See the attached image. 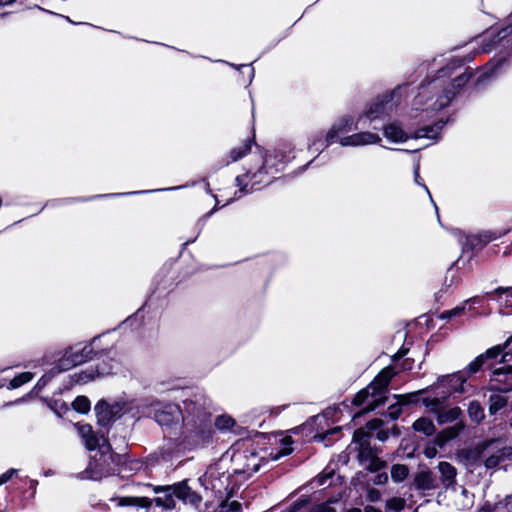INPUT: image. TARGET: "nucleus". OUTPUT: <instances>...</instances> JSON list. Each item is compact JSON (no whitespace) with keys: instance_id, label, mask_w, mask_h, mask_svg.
I'll use <instances>...</instances> for the list:
<instances>
[{"instance_id":"f257e3e1","label":"nucleus","mask_w":512,"mask_h":512,"mask_svg":"<svg viewBox=\"0 0 512 512\" xmlns=\"http://www.w3.org/2000/svg\"><path fill=\"white\" fill-rule=\"evenodd\" d=\"M184 448L193 450L213 440L212 402L203 391H191L182 401Z\"/></svg>"},{"instance_id":"f03ea898","label":"nucleus","mask_w":512,"mask_h":512,"mask_svg":"<svg viewBox=\"0 0 512 512\" xmlns=\"http://www.w3.org/2000/svg\"><path fill=\"white\" fill-rule=\"evenodd\" d=\"M408 84L399 85L395 89L390 92H386L383 95L376 98V100L371 103L368 110L364 113V115L360 116L354 125L353 118L351 116H345L341 118L338 122L332 125L325 136V141L320 144L318 147L319 140H314L312 146L315 147V150L326 148L331 143L335 142L340 133H347L352 130H357L360 128H365L368 126H372L373 129H379V126L374 124L379 119H384L385 117H389L392 112L398 107L401 103L403 96L407 95Z\"/></svg>"},{"instance_id":"7ed1b4c3","label":"nucleus","mask_w":512,"mask_h":512,"mask_svg":"<svg viewBox=\"0 0 512 512\" xmlns=\"http://www.w3.org/2000/svg\"><path fill=\"white\" fill-rule=\"evenodd\" d=\"M462 65L461 60H454L446 67L440 69L437 76L424 82L419 87V93L414 99L413 106L420 109L421 106L427 104L424 111H440L449 105L453 99L456 90L464 86L470 79L472 73L465 72L455 76L451 81L448 78L453 74L456 67Z\"/></svg>"},{"instance_id":"20e7f679","label":"nucleus","mask_w":512,"mask_h":512,"mask_svg":"<svg viewBox=\"0 0 512 512\" xmlns=\"http://www.w3.org/2000/svg\"><path fill=\"white\" fill-rule=\"evenodd\" d=\"M77 427L78 434L86 449L96 451L86 469L77 474V478L98 481L104 477L115 475L117 464L114 456H117L118 453L113 451L109 439L103 434L95 433L90 424L78 425Z\"/></svg>"},{"instance_id":"39448f33","label":"nucleus","mask_w":512,"mask_h":512,"mask_svg":"<svg viewBox=\"0 0 512 512\" xmlns=\"http://www.w3.org/2000/svg\"><path fill=\"white\" fill-rule=\"evenodd\" d=\"M152 418L162 428L168 442L161 448L163 461L172 462L182 456L184 448L183 416L181 406L175 403L155 402L151 405Z\"/></svg>"},{"instance_id":"423d86ee","label":"nucleus","mask_w":512,"mask_h":512,"mask_svg":"<svg viewBox=\"0 0 512 512\" xmlns=\"http://www.w3.org/2000/svg\"><path fill=\"white\" fill-rule=\"evenodd\" d=\"M287 166V156L284 151L274 149L273 152H269L263 159L262 166L255 172L248 170L242 175H238L235 178L236 186L239 187V194H249L254 190L256 184H260L262 179L260 176L265 173L271 175L275 180L281 179Z\"/></svg>"},{"instance_id":"0eeeda50","label":"nucleus","mask_w":512,"mask_h":512,"mask_svg":"<svg viewBox=\"0 0 512 512\" xmlns=\"http://www.w3.org/2000/svg\"><path fill=\"white\" fill-rule=\"evenodd\" d=\"M395 375L396 372L392 367L384 368L366 388L355 395L353 404L356 406L366 404L363 413L373 411L384 404L387 400L388 385Z\"/></svg>"},{"instance_id":"6e6552de","label":"nucleus","mask_w":512,"mask_h":512,"mask_svg":"<svg viewBox=\"0 0 512 512\" xmlns=\"http://www.w3.org/2000/svg\"><path fill=\"white\" fill-rule=\"evenodd\" d=\"M103 334L93 337L85 344L77 343L64 349L59 358L66 370L89 361L99 360L107 353L104 348L98 346V341Z\"/></svg>"},{"instance_id":"1a4fd4ad","label":"nucleus","mask_w":512,"mask_h":512,"mask_svg":"<svg viewBox=\"0 0 512 512\" xmlns=\"http://www.w3.org/2000/svg\"><path fill=\"white\" fill-rule=\"evenodd\" d=\"M421 403L429 413L435 414L440 425L453 423L461 415V409L457 406L447 407L448 393H440L435 388L420 390Z\"/></svg>"},{"instance_id":"9d476101","label":"nucleus","mask_w":512,"mask_h":512,"mask_svg":"<svg viewBox=\"0 0 512 512\" xmlns=\"http://www.w3.org/2000/svg\"><path fill=\"white\" fill-rule=\"evenodd\" d=\"M212 174L213 173L211 172V169H210L208 175L202 177L199 181H192L191 183H186L183 185H178V186H173V187H168V188L131 191V192H124V193H108V194L94 195L91 197H68V198H62L59 200H54L53 202H57L62 205H67V204H72V203H77V202H87V201H91V200L99 199V198H114V197H122V196L138 195V194L156 193V192H162V191H174V190H181V189H184L187 187H192V186H195L199 182H203L206 193L211 195L215 199L217 206H219V200L217 199V196L212 193L210 184H209V182H207L208 177L211 176Z\"/></svg>"},{"instance_id":"9b49d317","label":"nucleus","mask_w":512,"mask_h":512,"mask_svg":"<svg viewBox=\"0 0 512 512\" xmlns=\"http://www.w3.org/2000/svg\"><path fill=\"white\" fill-rule=\"evenodd\" d=\"M104 349L107 353L105 354V356L101 357L98 360L101 361V363H98L95 368H88L86 370H82L79 373L69 375V384L66 385L65 387L70 388L76 384H86L90 381H93L96 377L110 375L114 373V370L116 369L117 366V362L111 356L112 349Z\"/></svg>"},{"instance_id":"f8f14e48","label":"nucleus","mask_w":512,"mask_h":512,"mask_svg":"<svg viewBox=\"0 0 512 512\" xmlns=\"http://www.w3.org/2000/svg\"><path fill=\"white\" fill-rule=\"evenodd\" d=\"M442 125L435 126H425L416 130L413 134L409 135L405 132L396 122L389 123L387 125L382 126L384 136L395 143L405 142L410 137L411 138H428V139H436L438 135V131L441 129Z\"/></svg>"},{"instance_id":"ddd939ff","label":"nucleus","mask_w":512,"mask_h":512,"mask_svg":"<svg viewBox=\"0 0 512 512\" xmlns=\"http://www.w3.org/2000/svg\"><path fill=\"white\" fill-rule=\"evenodd\" d=\"M467 379L468 376L462 370L438 377L437 382L428 388H435L440 393H448L449 398L453 393L464 394L468 392L470 385L467 384Z\"/></svg>"},{"instance_id":"4468645a","label":"nucleus","mask_w":512,"mask_h":512,"mask_svg":"<svg viewBox=\"0 0 512 512\" xmlns=\"http://www.w3.org/2000/svg\"><path fill=\"white\" fill-rule=\"evenodd\" d=\"M512 455V447L500 439L485 441L484 466L486 469L497 467L502 461Z\"/></svg>"},{"instance_id":"2eb2a0df","label":"nucleus","mask_w":512,"mask_h":512,"mask_svg":"<svg viewBox=\"0 0 512 512\" xmlns=\"http://www.w3.org/2000/svg\"><path fill=\"white\" fill-rule=\"evenodd\" d=\"M505 233V231H483L478 234L464 235L463 233L458 232V241L462 245L464 251L481 250L488 243L500 238Z\"/></svg>"},{"instance_id":"dca6fc26","label":"nucleus","mask_w":512,"mask_h":512,"mask_svg":"<svg viewBox=\"0 0 512 512\" xmlns=\"http://www.w3.org/2000/svg\"><path fill=\"white\" fill-rule=\"evenodd\" d=\"M94 411L98 425L103 428L109 427L122 416V406L118 403L109 404L105 399L96 403Z\"/></svg>"},{"instance_id":"f3484780","label":"nucleus","mask_w":512,"mask_h":512,"mask_svg":"<svg viewBox=\"0 0 512 512\" xmlns=\"http://www.w3.org/2000/svg\"><path fill=\"white\" fill-rule=\"evenodd\" d=\"M256 144L255 143V134L253 133L251 138H247L244 142V144L240 147H234L229 151L228 159L221 160L213 163L211 165V172L216 173L218 170L222 169L225 166H228L229 164L233 162H237L243 157H245L250 151L252 146Z\"/></svg>"},{"instance_id":"a211bd4d","label":"nucleus","mask_w":512,"mask_h":512,"mask_svg":"<svg viewBox=\"0 0 512 512\" xmlns=\"http://www.w3.org/2000/svg\"><path fill=\"white\" fill-rule=\"evenodd\" d=\"M353 440L358 445V459L361 463L371 459L372 456L378 454V450L371 447L369 434L365 429H358L354 432Z\"/></svg>"},{"instance_id":"6ab92c4d","label":"nucleus","mask_w":512,"mask_h":512,"mask_svg":"<svg viewBox=\"0 0 512 512\" xmlns=\"http://www.w3.org/2000/svg\"><path fill=\"white\" fill-rule=\"evenodd\" d=\"M493 390L508 392L512 390V366L497 368L493 371L491 379Z\"/></svg>"},{"instance_id":"aec40b11","label":"nucleus","mask_w":512,"mask_h":512,"mask_svg":"<svg viewBox=\"0 0 512 512\" xmlns=\"http://www.w3.org/2000/svg\"><path fill=\"white\" fill-rule=\"evenodd\" d=\"M485 441L474 447L461 449L457 456L468 467L484 464Z\"/></svg>"},{"instance_id":"412c9836","label":"nucleus","mask_w":512,"mask_h":512,"mask_svg":"<svg viewBox=\"0 0 512 512\" xmlns=\"http://www.w3.org/2000/svg\"><path fill=\"white\" fill-rule=\"evenodd\" d=\"M116 457V470L115 475L122 479L131 477L136 471L141 468L140 461L131 459L127 453H118Z\"/></svg>"},{"instance_id":"4be33fe9","label":"nucleus","mask_w":512,"mask_h":512,"mask_svg":"<svg viewBox=\"0 0 512 512\" xmlns=\"http://www.w3.org/2000/svg\"><path fill=\"white\" fill-rule=\"evenodd\" d=\"M503 356V348L501 345L489 348L485 353L477 356L463 372L469 377L472 374L477 373L488 359H496L498 356Z\"/></svg>"},{"instance_id":"5701e85b","label":"nucleus","mask_w":512,"mask_h":512,"mask_svg":"<svg viewBox=\"0 0 512 512\" xmlns=\"http://www.w3.org/2000/svg\"><path fill=\"white\" fill-rule=\"evenodd\" d=\"M381 141V138L378 134L371 132H359L352 134L347 137H343L340 139V144L342 146H362L368 144H377Z\"/></svg>"},{"instance_id":"b1692460","label":"nucleus","mask_w":512,"mask_h":512,"mask_svg":"<svg viewBox=\"0 0 512 512\" xmlns=\"http://www.w3.org/2000/svg\"><path fill=\"white\" fill-rule=\"evenodd\" d=\"M422 393L420 390L418 392L409 394V395H394V398L397 399V403L391 404L388 408L387 415L392 419L396 420L402 413L401 406L403 404L412 403V402H421Z\"/></svg>"},{"instance_id":"393cba45","label":"nucleus","mask_w":512,"mask_h":512,"mask_svg":"<svg viewBox=\"0 0 512 512\" xmlns=\"http://www.w3.org/2000/svg\"><path fill=\"white\" fill-rule=\"evenodd\" d=\"M176 489H178V500L185 504L197 507L202 501V497L190 488L187 480L177 482Z\"/></svg>"},{"instance_id":"a878e982","label":"nucleus","mask_w":512,"mask_h":512,"mask_svg":"<svg viewBox=\"0 0 512 512\" xmlns=\"http://www.w3.org/2000/svg\"><path fill=\"white\" fill-rule=\"evenodd\" d=\"M171 490L169 492L162 493V496H157L153 499V502L157 507H162L163 509H173L175 508V498L178 499V489H176V483L171 485Z\"/></svg>"},{"instance_id":"bb28decb","label":"nucleus","mask_w":512,"mask_h":512,"mask_svg":"<svg viewBox=\"0 0 512 512\" xmlns=\"http://www.w3.org/2000/svg\"><path fill=\"white\" fill-rule=\"evenodd\" d=\"M67 371L66 368L63 366L61 361L58 359L53 367H51L48 371H46L40 379L37 381L34 389L40 391L42 390L54 377H56L58 374Z\"/></svg>"},{"instance_id":"cd10ccee","label":"nucleus","mask_w":512,"mask_h":512,"mask_svg":"<svg viewBox=\"0 0 512 512\" xmlns=\"http://www.w3.org/2000/svg\"><path fill=\"white\" fill-rule=\"evenodd\" d=\"M440 475H441V481L443 485L448 488L452 486L455 483L457 471L456 468L446 461L439 462L437 466Z\"/></svg>"},{"instance_id":"c85d7f7f","label":"nucleus","mask_w":512,"mask_h":512,"mask_svg":"<svg viewBox=\"0 0 512 512\" xmlns=\"http://www.w3.org/2000/svg\"><path fill=\"white\" fill-rule=\"evenodd\" d=\"M414 484L419 490H431L436 488V480L431 471H420L417 473Z\"/></svg>"},{"instance_id":"c756f323","label":"nucleus","mask_w":512,"mask_h":512,"mask_svg":"<svg viewBox=\"0 0 512 512\" xmlns=\"http://www.w3.org/2000/svg\"><path fill=\"white\" fill-rule=\"evenodd\" d=\"M415 431L423 433L426 436H431L435 433L436 428L433 421L429 418H419L413 423Z\"/></svg>"},{"instance_id":"7c9ffc66","label":"nucleus","mask_w":512,"mask_h":512,"mask_svg":"<svg viewBox=\"0 0 512 512\" xmlns=\"http://www.w3.org/2000/svg\"><path fill=\"white\" fill-rule=\"evenodd\" d=\"M235 426L236 421L227 414L218 415L213 422V428L215 427L222 432L232 431Z\"/></svg>"},{"instance_id":"2f4dec72","label":"nucleus","mask_w":512,"mask_h":512,"mask_svg":"<svg viewBox=\"0 0 512 512\" xmlns=\"http://www.w3.org/2000/svg\"><path fill=\"white\" fill-rule=\"evenodd\" d=\"M153 503V499L148 497H126L121 500V504L124 506H133L138 508L148 509Z\"/></svg>"},{"instance_id":"473e14b6","label":"nucleus","mask_w":512,"mask_h":512,"mask_svg":"<svg viewBox=\"0 0 512 512\" xmlns=\"http://www.w3.org/2000/svg\"><path fill=\"white\" fill-rule=\"evenodd\" d=\"M464 425L462 423H456L455 425L444 429L438 436V440L443 444L449 440L456 438L459 433L463 430Z\"/></svg>"},{"instance_id":"72a5a7b5","label":"nucleus","mask_w":512,"mask_h":512,"mask_svg":"<svg viewBox=\"0 0 512 512\" xmlns=\"http://www.w3.org/2000/svg\"><path fill=\"white\" fill-rule=\"evenodd\" d=\"M34 377L32 372H21L16 374L10 381L7 386L8 389L13 390L21 387L22 385L30 382Z\"/></svg>"},{"instance_id":"f704fd0d","label":"nucleus","mask_w":512,"mask_h":512,"mask_svg":"<svg viewBox=\"0 0 512 512\" xmlns=\"http://www.w3.org/2000/svg\"><path fill=\"white\" fill-rule=\"evenodd\" d=\"M478 299H479L478 297H473V298H470L469 300L465 301L463 304L456 306L453 309L445 310L440 314V318L449 320L453 317L461 316L465 312V309H466L465 304L467 302L478 303L479 302Z\"/></svg>"},{"instance_id":"c9c22d12","label":"nucleus","mask_w":512,"mask_h":512,"mask_svg":"<svg viewBox=\"0 0 512 512\" xmlns=\"http://www.w3.org/2000/svg\"><path fill=\"white\" fill-rule=\"evenodd\" d=\"M71 406L77 413L87 414L90 411L91 402L88 397L79 395L73 400Z\"/></svg>"},{"instance_id":"e433bc0d","label":"nucleus","mask_w":512,"mask_h":512,"mask_svg":"<svg viewBox=\"0 0 512 512\" xmlns=\"http://www.w3.org/2000/svg\"><path fill=\"white\" fill-rule=\"evenodd\" d=\"M507 404V399L499 394H493L489 398V412L491 415L496 414Z\"/></svg>"},{"instance_id":"4c0bfd02","label":"nucleus","mask_w":512,"mask_h":512,"mask_svg":"<svg viewBox=\"0 0 512 512\" xmlns=\"http://www.w3.org/2000/svg\"><path fill=\"white\" fill-rule=\"evenodd\" d=\"M468 414L471 420L480 422L484 419V409L478 401H471L468 406Z\"/></svg>"},{"instance_id":"58836bf2","label":"nucleus","mask_w":512,"mask_h":512,"mask_svg":"<svg viewBox=\"0 0 512 512\" xmlns=\"http://www.w3.org/2000/svg\"><path fill=\"white\" fill-rule=\"evenodd\" d=\"M409 469L406 465L395 464L391 468V478L394 482H402L407 478Z\"/></svg>"},{"instance_id":"ea45409f","label":"nucleus","mask_w":512,"mask_h":512,"mask_svg":"<svg viewBox=\"0 0 512 512\" xmlns=\"http://www.w3.org/2000/svg\"><path fill=\"white\" fill-rule=\"evenodd\" d=\"M166 268L163 267L160 272L156 275L155 277V283H156V286L155 288L153 289L152 291V295L156 294V293H159V296L161 295V293H169L171 291V285L172 283H170L169 285H167L163 280H162V274H164V272H166Z\"/></svg>"},{"instance_id":"a19ab883","label":"nucleus","mask_w":512,"mask_h":512,"mask_svg":"<svg viewBox=\"0 0 512 512\" xmlns=\"http://www.w3.org/2000/svg\"><path fill=\"white\" fill-rule=\"evenodd\" d=\"M48 406L59 418H62L69 411L68 404L63 400H52Z\"/></svg>"},{"instance_id":"79ce46f5","label":"nucleus","mask_w":512,"mask_h":512,"mask_svg":"<svg viewBox=\"0 0 512 512\" xmlns=\"http://www.w3.org/2000/svg\"><path fill=\"white\" fill-rule=\"evenodd\" d=\"M220 62L225 63L234 69H237L241 73H244L243 70H246L248 73V85H250L252 83V80L254 78V68L252 67L253 62H251L249 64H239V65L230 63V62H227L224 60H220Z\"/></svg>"},{"instance_id":"37998d69","label":"nucleus","mask_w":512,"mask_h":512,"mask_svg":"<svg viewBox=\"0 0 512 512\" xmlns=\"http://www.w3.org/2000/svg\"><path fill=\"white\" fill-rule=\"evenodd\" d=\"M220 209V206H217V204H215V206L210 210L208 211L207 213H205L202 217H200L196 224H195V230L197 231V234L196 236L198 237L200 235V233L202 232L203 228L205 227L206 225V222L208 221V219L216 212Z\"/></svg>"},{"instance_id":"c03bdc74","label":"nucleus","mask_w":512,"mask_h":512,"mask_svg":"<svg viewBox=\"0 0 512 512\" xmlns=\"http://www.w3.org/2000/svg\"><path fill=\"white\" fill-rule=\"evenodd\" d=\"M406 501L401 497H393L386 502L388 511L399 512L404 509Z\"/></svg>"},{"instance_id":"a18cd8bd","label":"nucleus","mask_w":512,"mask_h":512,"mask_svg":"<svg viewBox=\"0 0 512 512\" xmlns=\"http://www.w3.org/2000/svg\"><path fill=\"white\" fill-rule=\"evenodd\" d=\"M365 463L367 464V469L372 472L379 471L385 467V462L380 459L377 454L372 456L371 459H368Z\"/></svg>"},{"instance_id":"49530a36","label":"nucleus","mask_w":512,"mask_h":512,"mask_svg":"<svg viewBox=\"0 0 512 512\" xmlns=\"http://www.w3.org/2000/svg\"><path fill=\"white\" fill-rule=\"evenodd\" d=\"M507 64V59L504 57L493 58L489 65L491 66V76L496 74L498 70L504 67Z\"/></svg>"},{"instance_id":"de8ad7c7","label":"nucleus","mask_w":512,"mask_h":512,"mask_svg":"<svg viewBox=\"0 0 512 512\" xmlns=\"http://www.w3.org/2000/svg\"><path fill=\"white\" fill-rule=\"evenodd\" d=\"M281 435H283L282 438L280 439L281 449L274 456V460H277L282 456L288 455V434L284 435V432H281Z\"/></svg>"},{"instance_id":"09e8293b","label":"nucleus","mask_w":512,"mask_h":512,"mask_svg":"<svg viewBox=\"0 0 512 512\" xmlns=\"http://www.w3.org/2000/svg\"><path fill=\"white\" fill-rule=\"evenodd\" d=\"M382 425L383 421L381 419H373L366 424L365 432L368 433L369 438H371L373 436V433L375 431H378Z\"/></svg>"},{"instance_id":"8fccbe9b","label":"nucleus","mask_w":512,"mask_h":512,"mask_svg":"<svg viewBox=\"0 0 512 512\" xmlns=\"http://www.w3.org/2000/svg\"><path fill=\"white\" fill-rule=\"evenodd\" d=\"M503 293L506 294V298L504 301L505 304L507 306L512 307V289L511 288L498 287L493 292H491V294H503Z\"/></svg>"},{"instance_id":"3c124183","label":"nucleus","mask_w":512,"mask_h":512,"mask_svg":"<svg viewBox=\"0 0 512 512\" xmlns=\"http://www.w3.org/2000/svg\"><path fill=\"white\" fill-rule=\"evenodd\" d=\"M334 471L324 470L320 475L317 476L316 482L318 486H325L327 481L333 476Z\"/></svg>"},{"instance_id":"603ef678","label":"nucleus","mask_w":512,"mask_h":512,"mask_svg":"<svg viewBox=\"0 0 512 512\" xmlns=\"http://www.w3.org/2000/svg\"><path fill=\"white\" fill-rule=\"evenodd\" d=\"M334 471L324 470L320 475L317 476L316 482L318 486H325L327 481L333 476Z\"/></svg>"},{"instance_id":"864d4df0","label":"nucleus","mask_w":512,"mask_h":512,"mask_svg":"<svg viewBox=\"0 0 512 512\" xmlns=\"http://www.w3.org/2000/svg\"><path fill=\"white\" fill-rule=\"evenodd\" d=\"M18 473L15 468H10L6 472L0 475V486L7 483L14 475Z\"/></svg>"},{"instance_id":"5fc2aeb1","label":"nucleus","mask_w":512,"mask_h":512,"mask_svg":"<svg viewBox=\"0 0 512 512\" xmlns=\"http://www.w3.org/2000/svg\"><path fill=\"white\" fill-rule=\"evenodd\" d=\"M314 512H336L333 507L330 506L329 503H322L319 505H316L313 508Z\"/></svg>"},{"instance_id":"6e6d98bb","label":"nucleus","mask_w":512,"mask_h":512,"mask_svg":"<svg viewBox=\"0 0 512 512\" xmlns=\"http://www.w3.org/2000/svg\"><path fill=\"white\" fill-rule=\"evenodd\" d=\"M241 510H242L241 503L238 501H232L228 504L226 510L222 511V512H241Z\"/></svg>"},{"instance_id":"4d7b16f0","label":"nucleus","mask_w":512,"mask_h":512,"mask_svg":"<svg viewBox=\"0 0 512 512\" xmlns=\"http://www.w3.org/2000/svg\"><path fill=\"white\" fill-rule=\"evenodd\" d=\"M368 500L371 501V502H377L380 500L381 498V493L379 492V490L377 489H370L368 491Z\"/></svg>"},{"instance_id":"13d9d810","label":"nucleus","mask_w":512,"mask_h":512,"mask_svg":"<svg viewBox=\"0 0 512 512\" xmlns=\"http://www.w3.org/2000/svg\"><path fill=\"white\" fill-rule=\"evenodd\" d=\"M339 431H340V428H339V427H337V428H333V429H331V430L327 431V432H326L325 434H323V435H320V434L315 435V436H314V439L319 440V441H324V440H325L329 435H332V434H334V433H338Z\"/></svg>"},{"instance_id":"bf43d9fd","label":"nucleus","mask_w":512,"mask_h":512,"mask_svg":"<svg viewBox=\"0 0 512 512\" xmlns=\"http://www.w3.org/2000/svg\"><path fill=\"white\" fill-rule=\"evenodd\" d=\"M171 485H157L153 487V491L156 494H162L164 492H169L171 490Z\"/></svg>"},{"instance_id":"052dcab7","label":"nucleus","mask_w":512,"mask_h":512,"mask_svg":"<svg viewBox=\"0 0 512 512\" xmlns=\"http://www.w3.org/2000/svg\"><path fill=\"white\" fill-rule=\"evenodd\" d=\"M143 309V307H141L136 313H134L133 315L129 316L128 318H126L122 323L121 325H125V324H130V325H133V322L134 321H137V318H138V315L139 313L141 312V310Z\"/></svg>"},{"instance_id":"680f3d73","label":"nucleus","mask_w":512,"mask_h":512,"mask_svg":"<svg viewBox=\"0 0 512 512\" xmlns=\"http://www.w3.org/2000/svg\"><path fill=\"white\" fill-rule=\"evenodd\" d=\"M424 455L427 458H434L437 455V449L434 446H428L424 450Z\"/></svg>"},{"instance_id":"e2e57ef3","label":"nucleus","mask_w":512,"mask_h":512,"mask_svg":"<svg viewBox=\"0 0 512 512\" xmlns=\"http://www.w3.org/2000/svg\"><path fill=\"white\" fill-rule=\"evenodd\" d=\"M388 480V476L386 473H380L378 474L375 479H374V483L376 485H381V484H385Z\"/></svg>"},{"instance_id":"0e129e2a","label":"nucleus","mask_w":512,"mask_h":512,"mask_svg":"<svg viewBox=\"0 0 512 512\" xmlns=\"http://www.w3.org/2000/svg\"><path fill=\"white\" fill-rule=\"evenodd\" d=\"M388 432L386 430H383V429H379L378 431H376V438L380 441H385L388 439Z\"/></svg>"},{"instance_id":"69168bd1","label":"nucleus","mask_w":512,"mask_h":512,"mask_svg":"<svg viewBox=\"0 0 512 512\" xmlns=\"http://www.w3.org/2000/svg\"><path fill=\"white\" fill-rule=\"evenodd\" d=\"M38 8H39L40 10H42V11H45V12L49 13V14H52V15H55V16L62 17V18H64L66 21H68V22H69V23H71V24H77L76 22H74L73 20H71L69 16L61 15V14H58V13H55V12H52V11L46 10V9H44V8H41V7H38Z\"/></svg>"},{"instance_id":"338daca9","label":"nucleus","mask_w":512,"mask_h":512,"mask_svg":"<svg viewBox=\"0 0 512 512\" xmlns=\"http://www.w3.org/2000/svg\"><path fill=\"white\" fill-rule=\"evenodd\" d=\"M271 512H288V509L283 507V504H282L278 507H274L273 509H271Z\"/></svg>"},{"instance_id":"774afa93","label":"nucleus","mask_w":512,"mask_h":512,"mask_svg":"<svg viewBox=\"0 0 512 512\" xmlns=\"http://www.w3.org/2000/svg\"><path fill=\"white\" fill-rule=\"evenodd\" d=\"M506 508L507 512H512V495L507 498Z\"/></svg>"}]
</instances>
